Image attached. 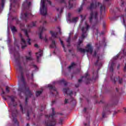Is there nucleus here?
<instances>
[{
	"instance_id": "nucleus-1",
	"label": "nucleus",
	"mask_w": 126,
	"mask_h": 126,
	"mask_svg": "<svg viewBox=\"0 0 126 126\" xmlns=\"http://www.w3.org/2000/svg\"><path fill=\"white\" fill-rule=\"evenodd\" d=\"M30 5H31V2H29L28 0H25L22 4L23 9L22 10H26L25 13L22 12L21 14L20 18L23 20H25L26 22H27L28 19H29V15H32L31 9H30Z\"/></svg>"
},
{
	"instance_id": "nucleus-2",
	"label": "nucleus",
	"mask_w": 126,
	"mask_h": 126,
	"mask_svg": "<svg viewBox=\"0 0 126 126\" xmlns=\"http://www.w3.org/2000/svg\"><path fill=\"white\" fill-rule=\"evenodd\" d=\"M100 4V3L99 2H95V3L92 2L90 6L88 7L89 9H90V10H91V12L90 13L89 17V20L90 23H92V20H93V18L94 19L95 22H98V12L93 11H92V9L96 8L97 6H99Z\"/></svg>"
},
{
	"instance_id": "nucleus-3",
	"label": "nucleus",
	"mask_w": 126,
	"mask_h": 126,
	"mask_svg": "<svg viewBox=\"0 0 126 126\" xmlns=\"http://www.w3.org/2000/svg\"><path fill=\"white\" fill-rule=\"evenodd\" d=\"M9 98H10L11 101V105L14 107V109L11 110L13 122L14 124H17L18 126H19V124L18 123V122H17V119H16L18 112L17 111V108H16V107H17V102H15V96L11 95L9 96Z\"/></svg>"
},
{
	"instance_id": "nucleus-4",
	"label": "nucleus",
	"mask_w": 126,
	"mask_h": 126,
	"mask_svg": "<svg viewBox=\"0 0 126 126\" xmlns=\"http://www.w3.org/2000/svg\"><path fill=\"white\" fill-rule=\"evenodd\" d=\"M18 95L22 98V95L21 94L23 93L24 95H26V105H27V103H28V97L32 96V93L29 90V87H27L25 84L22 87H20L18 90Z\"/></svg>"
},
{
	"instance_id": "nucleus-5",
	"label": "nucleus",
	"mask_w": 126,
	"mask_h": 126,
	"mask_svg": "<svg viewBox=\"0 0 126 126\" xmlns=\"http://www.w3.org/2000/svg\"><path fill=\"white\" fill-rule=\"evenodd\" d=\"M14 57L16 63H18L19 70L21 72V80L22 82L25 83V79L23 76V67L21 66V64L20 63V55L19 54V53L16 52L14 54Z\"/></svg>"
},
{
	"instance_id": "nucleus-6",
	"label": "nucleus",
	"mask_w": 126,
	"mask_h": 126,
	"mask_svg": "<svg viewBox=\"0 0 126 126\" xmlns=\"http://www.w3.org/2000/svg\"><path fill=\"white\" fill-rule=\"evenodd\" d=\"M56 115L55 108H52V113L49 116L46 115V118H52L51 120H47L45 122L44 125L45 126H55L57 124V120L54 118V116Z\"/></svg>"
},
{
	"instance_id": "nucleus-7",
	"label": "nucleus",
	"mask_w": 126,
	"mask_h": 126,
	"mask_svg": "<svg viewBox=\"0 0 126 126\" xmlns=\"http://www.w3.org/2000/svg\"><path fill=\"white\" fill-rule=\"evenodd\" d=\"M63 92L65 94H67V95H68L70 97V99H65L64 101V104H67L68 103V101H70V103L72 104L73 106H74L75 104H76V101L72 96L71 95H72V92L71 91L69 90V89L68 88H64L63 89Z\"/></svg>"
},
{
	"instance_id": "nucleus-8",
	"label": "nucleus",
	"mask_w": 126,
	"mask_h": 126,
	"mask_svg": "<svg viewBox=\"0 0 126 126\" xmlns=\"http://www.w3.org/2000/svg\"><path fill=\"white\" fill-rule=\"evenodd\" d=\"M83 80L86 84H89V83H90V81L92 80V79L90 78V75H89V74H88V72H87L85 73V76L82 77L80 79L78 80V83L75 85V87L76 88L79 87V86L80 85L79 83H81Z\"/></svg>"
},
{
	"instance_id": "nucleus-9",
	"label": "nucleus",
	"mask_w": 126,
	"mask_h": 126,
	"mask_svg": "<svg viewBox=\"0 0 126 126\" xmlns=\"http://www.w3.org/2000/svg\"><path fill=\"white\" fill-rule=\"evenodd\" d=\"M45 1H47L50 5H52V2L49 0H41L42 8H40V13L42 15H47V7H46Z\"/></svg>"
},
{
	"instance_id": "nucleus-10",
	"label": "nucleus",
	"mask_w": 126,
	"mask_h": 126,
	"mask_svg": "<svg viewBox=\"0 0 126 126\" xmlns=\"http://www.w3.org/2000/svg\"><path fill=\"white\" fill-rule=\"evenodd\" d=\"M20 29L22 31H24L25 33V36L27 37L28 39H27V41L28 42V43L29 45H31V42H30L31 41V39L29 38V34H28V31L27 29H26L24 28L25 27V24H21L20 25Z\"/></svg>"
},
{
	"instance_id": "nucleus-11",
	"label": "nucleus",
	"mask_w": 126,
	"mask_h": 126,
	"mask_svg": "<svg viewBox=\"0 0 126 126\" xmlns=\"http://www.w3.org/2000/svg\"><path fill=\"white\" fill-rule=\"evenodd\" d=\"M110 78L112 82H113L114 84H115L116 82L118 81V80L119 84H122V83H123V78H120V77L119 76L118 77H113V76H111L110 77Z\"/></svg>"
},
{
	"instance_id": "nucleus-12",
	"label": "nucleus",
	"mask_w": 126,
	"mask_h": 126,
	"mask_svg": "<svg viewBox=\"0 0 126 126\" xmlns=\"http://www.w3.org/2000/svg\"><path fill=\"white\" fill-rule=\"evenodd\" d=\"M85 52H87V53H90L91 55H92L93 53V50H94V48H93V46L91 45V44H89L87 45V46L86 47Z\"/></svg>"
},
{
	"instance_id": "nucleus-13",
	"label": "nucleus",
	"mask_w": 126,
	"mask_h": 126,
	"mask_svg": "<svg viewBox=\"0 0 126 126\" xmlns=\"http://www.w3.org/2000/svg\"><path fill=\"white\" fill-rule=\"evenodd\" d=\"M19 36L21 38V42L22 44V49H25L27 47V44H26V41L24 38H23V36L21 34V33L19 34Z\"/></svg>"
},
{
	"instance_id": "nucleus-14",
	"label": "nucleus",
	"mask_w": 126,
	"mask_h": 126,
	"mask_svg": "<svg viewBox=\"0 0 126 126\" xmlns=\"http://www.w3.org/2000/svg\"><path fill=\"white\" fill-rule=\"evenodd\" d=\"M85 26H83L81 29V31L82 33H87V31L89 30V28H90V26L88 25L87 22L85 23Z\"/></svg>"
},
{
	"instance_id": "nucleus-15",
	"label": "nucleus",
	"mask_w": 126,
	"mask_h": 126,
	"mask_svg": "<svg viewBox=\"0 0 126 126\" xmlns=\"http://www.w3.org/2000/svg\"><path fill=\"white\" fill-rule=\"evenodd\" d=\"M82 43V40L79 39L78 42V45L77 46V50L78 52H80V53H85V50L84 49L80 48V45Z\"/></svg>"
},
{
	"instance_id": "nucleus-16",
	"label": "nucleus",
	"mask_w": 126,
	"mask_h": 126,
	"mask_svg": "<svg viewBox=\"0 0 126 126\" xmlns=\"http://www.w3.org/2000/svg\"><path fill=\"white\" fill-rule=\"evenodd\" d=\"M39 32H40L39 33V39L42 40V39H43V36H42V34H43V31H46V29L45 28V27L41 26L39 27Z\"/></svg>"
},
{
	"instance_id": "nucleus-17",
	"label": "nucleus",
	"mask_w": 126,
	"mask_h": 126,
	"mask_svg": "<svg viewBox=\"0 0 126 126\" xmlns=\"http://www.w3.org/2000/svg\"><path fill=\"white\" fill-rule=\"evenodd\" d=\"M111 107L110 104H105L104 107H103V111L102 112V118H105L106 116V111H108V109Z\"/></svg>"
},
{
	"instance_id": "nucleus-18",
	"label": "nucleus",
	"mask_w": 126,
	"mask_h": 126,
	"mask_svg": "<svg viewBox=\"0 0 126 126\" xmlns=\"http://www.w3.org/2000/svg\"><path fill=\"white\" fill-rule=\"evenodd\" d=\"M100 15L101 17H103V16H105V11L106 10V7L104 5H101L100 7Z\"/></svg>"
},
{
	"instance_id": "nucleus-19",
	"label": "nucleus",
	"mask_w": 126,
	"mask_h": 126,
	"mask_svg": "<svg viewBox=\"0 0 126 126\" xmlns=\"http://www.w3.org/2000/svg\"><path fill=\"white\" fill-rule=\"evenodd\" d=\"M36 59L37 63H39V59L43 56V51L39 50V51L36 53Z\"/></svg>"
},
{
	"instance_id": "nucleus-20",
	"label": "nucleus",
	"mask_w": 126,
	"mask_h": 126,
	"mask_svg": "<svg viewBox=\"0 0 126 126\" xmlns=\"http://www.w3.org/2000/svg\"><path fill=\"white\" fill-rule=\"evenodd\" d=\"M36 22H32L30 24L27 25V27L28 29H30V28H32V27H35V26H36Z\"/></svg>"
},
{
	"instance_id": "nucleus-21",
	"label": "nucleus",
	"mask_w": 126,
	"mask_h": 126,
	"mask_svg": "<svg viewBox=\"0 0 126 126\" xmlns=\"http://www.w3.org/2000/svg\"><path fill=\"white\" fill-rule=\"evenodd\" d=\"M48 87L49 88V90H50V91L52 90L53 91H57V89H56V87H55V86L49 84L48 85Z\"/></svg>"
},
{
	"instance_id": "nucleus-22",
	"label": "nucleus",
	"mask_w": 126,
	"mask_h": 126,
	"mask_svg": "<svg viewBox=\"0 0 126 126\" xmlns=\"http://www.w3.org/2000/svg\"><path fill=\"white\" fill-rule=\"evenodd\" d=\"M73 0H69L68 2V8L69 9H71V8H72L73 7Z\"/></svg>"
},
{
	"instance_id": "nucleus-23",
	"label": "nucleus",
	"mask_w": 126,
	"mask_h": 126,
	"mask_svg": "<svg viewBox=\"0 0 126 126\" xmlns=\"http://www.w3.org/2000/svg\"><path fill=\"white\" fill-rule=\"evenodd\" d=\"M50 48L52 49H54V48H57V46H56V41L54 40H52V43L50 45Z\"/></svg>"
},
{
	"instance_id": "nucleus-24",
	"label": "nucleus",
	"mask_w": 126,
	"mask_h": 126,
	"mask_svg": "<svg viewBox=\"0 0 126 126\" xmlns=\"http://www.w3.org/2000/svg\"><path fill=\"white\" fill-rule=\"evenodd\" d=\"M32 112V108L30 107V110H28L27 113V120H30V117H29L30 113Z\"/></svg>"
},
{
	"instance_id": "nucleus-25",
	"label": "nucleus",
	"mask_w": 126,
	"mask_h": 126,
	"mask_svg": "<svg viewBox=\"0 0 126 126\" xmlns=\"http://www.w3.org/2000/svg\"><path fill=\"white\" fill-rule=\"evenodd\" d=\"M50 34H51L52 37L54 38H58V32L50 31Z\"/></svg>"
},
{
	"instance_id": "nucleus-26",
	"label": "nucleus",
	"mask_w": 126,
	"mask_h": 126,
	"mask_svg": "<svg viewBox=\"0 0 126 126\" xmlns=\"http://www.w3.org/2000/svg\"><path fill=\"white\" fill-rule=\"evenodd\" d=\"M59 83L60 84H64V86H66L67 85V82H66L64 79L60 80Z\"/></svg>"
},
{
	"instance_id": "nucleus-27",
	"label": "nucleus",
	"mask_w": 126,
	"mask_h": 126,
	"mask_svg": "<svg viewBox=\"0 0 126 126\" xmlns=\"http://www.w3.org/2000/svg\"><path fill=\"white\" fill-rule=\"evenodd\" d=\"M78 20V17H77L75 18H73L72 19H70V22H72L73 23H76Z\"/></svg>"
},
{
	"instance_id": "nucleus-28",
	"label": "nucleus",
	"mask_w": 126,
	"mask_h": 126,
	"mask_svg": "<svg viewBox=\"0 0 126 126\" xmlns=\"http://www.w3.org/2000/svg\"><path fill=\"white\" fill-rule=\"evenodd\" d=\"M93 79H94V80H96V79L98 78V72H93Z\"/></svg>"
},
{
	"instance_id": "nucleus-29",
	"label": "nucleus",
	"mask_w": 126,
	"mask_h": 126,
	"mask_svg": "<svg viewBox=\"0 0 126 126\" xmlns=\"http://www.w3.org/2000/svg\"><path fill=\"white\" fill-rule=\"evenodd\" d=\"M20 111L22 113V114H25V110H23V107L22 106V104H20Z\"/></svg>"
},
{
	"instance_id": "nucleus-30",
	"label": "nucleus",
	"mask_w": 126,
	"mask_h": 126,
	"mask_svg": "<svg viewBox=\"0 0 126 126\" xmlns=\"http://www.w3.org/2000/svg\"><path fill=\"white\" fill-rule=\"evenodd\" d=\"M114 63H112L110 67V70L111 72H114Z\"/></svg>"
},
{
	"instance_id": "nucleus-31",
	"label": "nucleus",
	"mask_w": 126,
	"mask_h": 126,
	"mask_svg": "<svg viewBox=\"0 0 126 126\" xmlns=\"http://www.w3.org/2000/svg\"><path fill=\"white\" fill-rule=\"evenodd\" d=\"M11 30L13 32H17V30L16 29V28H15V27L14 26H13L11 28Z\"/></svg>"
},
{
	"instance_id": "nucleus-32",
	"label": "nucleus",
	"mask_w": 126,
	"mask_h": 126,
	"mask_svg": "<svg viewBox=\"0 0 126 126\" xmlns=\"http://www.w3.org/2000/svg\"><path fill=\"white\" fill-rule=\"evenodd\" d=\"M60 40L61 43V45L63 46V48L64 52H66V51H65V47H64V44H63V40H61V38H60Z\"/></svg>"
},
{
	"instance_id": "nucleus-33",
	"label": "nucleus",
	"mask_w": 126,
	"mask_h": 126,
	"mask_svg": "<svg viewBox=\"0 0 126 126\" xmlns=\"http://www.w3.org/2000/svg\"><path fill=\"white\" fill-rule=\"evenodd\" d=\"M42 92H43V91H37L36 93L35 94L36 97H38V96H40V95H41V94H42Z\"/></svg>"
},
{
	"instance_id": "nucleus-34",
	"label": "nucleus",
	"mask_w": 126,
	"mask_h": 126,
	"mask_svg": "<svg viewBox=\"0 0 126 126\" xmlns=\"http://www.w3.org/2000/svg\"><path fill=\"white\" fill-rule=\"evenodd\" d=\"M74 65H75V63H71V65L68 67V69H71V68H72Z\"/></svg>"
},
{
	"instance_id": "nucleus-35",
	"label": "nucleus",
	"mask_w": 126,
	"mask_h": 126,
	"mask_svg": "<svg viewBox=\"0 0 126 126\" xmlns=\"http://www.w3.org/2000/svg\"><path fill=\"white\" fill-rule=\"evenodd\" d=\"M26 61H32V57L31 56H26L25 57Z\"/></svg>"
},
{
	"instance_id": "nucleus-36",
	"label": "nucleus",
	"mask_w": 126,
	"mask_h": 126,
	"mask_svg": "<svg viewBox=\"0 0 126 126\" xmlns=\"http://www.w3.org/2000/svg\"><path fill=\"white\" fill-rule=\"evenodd\" d=\"M97 60L96 62L94 63V64L96 66L98 65V63H99V61L100 60V57L99 56H97Z\"/></svg>"
},
{
	"instance_id": "nucleus-37",
	"label": "nucleus",
	"mask_w": 126,
	"mask_h": 126,
	"mask_svg": "<svg viewBox=\"0 0 126 126\" xmlns=\"http://www.w3.org/2000/svg\"><path fill=\"white\" fill-rule=\"evenodd\" d=\"M5 2V0H1V4L2 7H4Z\"/></svg>"
},
{
	"instance_id": "nucleus-38",
	"label": "nucleus",
	"mask_w": 126,
	"mask_h": 126,
	"mask_svg": "<svg viewBox=\"0 0 126 126\" xmlns=\"http://www.w3.org/2000/svg\"><path fill=\"white\" fill-rule=\"evenodd\" d=\"M63 119L60 118L59 122V125H63Z\"/></svg>"
},
{
	"instance_id": "nucleus-39",
	"label": "nucleus",
	"mask_w": 126,
	"mask_h": 126,
	"mask_svg": "<svg viewBox=\"0 0 126 126\" xmlns=\"http://www.w3.org/2000/svg\"><path fill=\"white\" fill-rule=\"evenodd\" d=\"M82 8H83V5H81L80 7L78 9V12H80L82 10Z\"/></svg>"
},
{
	"instance_id": "nucleus-40",
	"label": "nucleus",
	"mask_w": 126,
	"mask_h": 126,
	"mask_svg": "<svg viewBox=\"0 0 126 126\" xmlns=\"http://www.w3.org/2000/svg\"><path fill=\"white\" fill-rule=\"evenodd\" d=\"M86 34V33L82 32V39H84V38H85V34Z\"/></svg>"
},
{
	"instance_id": "nucleus-41",
	"label": "nucleus",
	"mask_w": 126,
	"mask_h": 126,
	"mask_svg": "<svg viewBox=\"0 0 126 126\" xmlns=\"http://www.w3.org/2000/svg\"><path fill=\"white\" fill-rule=\"evenodd\" d=\"M67 43H70V36H69L66 40Z\"/></svg>"
},
{
	"instance_id": "nucleus-42",
	"label": "nucleus",
	"mask_w": 126,
	"mask_h": 126,
	"mask_svg": "<svg viewBox=\"0 0 126 126\" xmlns=\"http://www.w3.org/2000/svg\"><path fill=\"white\" fill-rule=\"evenodd\" d=\"M97 56V51H94L93 57H96Z\"/></svg>"
},
{
	"instance_id": "nucleus-43",
	"label": "nucleus",
	"mask_w": 126,
	"mask_h": 126,
	"mask_svg": "<svg viewBox=\"0 0 126 126\" xmlns=\"http://www.w3.org/2000/svg\"><path fill=\"white\" fill-rule=\"evenodd\" d=\"M96 33H95V35H96V36H98V34H99V30H98V29H96Z\"/></svg>"
},
{
	"instance_id": "nucleus-44",
	"label": "nucleus",
	"mask_w": 126,
	"mask_h": 126,
	"mask_svg": "<svg viewBox=\"0 0 126 126\" xmlns=\"http://www.w3.org/2000/svg\"><path fill=\"white\" fill-rule=\"evenodd\" d=\"M116 99H117V96H111V99L112 100H116Z\"/></svg>"
},
{
	"instance_id": "nucleus-45",
	"label": "nucleus",
	"mask_w": 126,
	"mask_h": 126,
	"mask_svg": "<svg viewBox=\"0 0 126 126\" xmlns=\"http://www.w3.org/2000/svg\"><path fill=\"white\" fill-rule=\"evenodd\" d=\"M122 18H123V25H124L125 26H126V20H125V18H124V17H123Z\"/></svg>"
},
{
	"instance_id": "nucleus-46",
	"label": "nucleus",
	"mask_w": 126,
	"mask_h": 126,
	"mask_svg": "<svg viewBox=\"0 0 126 126\" xmlns=\"http://www.w3.org/2000/svg\"><path fill=\"white\" fill-rule=\"evenodd\" d=\"M6 91L8 92V93H9V89L8 87H6Z\"/></svg>"
},
{
	"instance_id": "nucleus-47",
	"label": "nucleus",
	"mask_w": 126,
	"mask_h": 126,
	"mask_svg": "<svg viewBox=\"0 0 126 126\" xmlns=\"http://www.w3.org/2000/svg\"><path fill=\"white\" fill-rule=\"evenodd\" d=\"M45 42H46V43H47L48 42V39H47V36H45V38L44 39Z\"/></svg>"
},
{
	"instance_id": "nucleus-48",
	"label": "nucleus",
	"mask_w": 126,
	"mask_h": 126,
	"mask_svg": "<svg viewBox=\"0 0 126 126\" xmlns=\"http://www.w3.org/2000/svg\"><path fill=\"white\" fill-rule=\"evenodd\" d=\"M123 54H124V55H125V56H126V49H124L123 50Z\"/></svg>"
},
{
	"instance_id": "nucleus-49",
	"label": "nucleus",
	"mask_w": 126,
	"mask_h": 126,
	"mask_svg": "<svg viewBox=\"0 0 126 126\" xmlns=\"http://www.w3.org/2000/svg\"><path fill=\"white\" fill-rule=\"evenodd\" d=\"M60 2H61V3H63L64 0H60Z\"/></svg>"
},
{
	"instance_id": "nucleus-50",
	"label": "nucleus",
	"mask_w": 126,
	"mask_h": 126,
	"mask_svg": "<svg viewBox=\"0 0 126 126\" xmlns=\"http://www.w3.org/2000/svg\"><path fill=\"white\" fill-rule=\"evenodd\" d=\"M63 8H61V11L60 12V14L63 13Z\"/></svg>"
},
{
	"instance_id": "nucleus-51",
	"label": "nucleus",
	"mask_w": 126,
	"mask_h": 126,
	"mask_svg": "<svg viewBox=\"0 0 126 126\" xmlns=\"http://www.w3.org/2000/svg\"><path fill=\"white\" fill-rule=\"evenodd\" d=\"M1 90H2V94H5V92L4 91H3V89L1 88Z\"/></svg>"
},
{
	"instance_id": "nucleus-52",
	"label": "nucleus",
	"mask_w": 126,
	"mask_h": 126,
	"mask_svg": "<svg viewBox=\"0 0 126 126\" xmlns=\"http://www.w3.org/2000/svg\"><path fill=\"white\" fill-rule=\"evenodd\" d=\"M34 47L35 48H39V46L37 44H34Z\"/></svg>"
},
{
	"instance_id": "nucleus-53",
	"label": "nucleus",
	"mask_w": 126,
	"mask_h": 126,
	"mask_svg": "<svg viewBox=\"0 0 126 126\" xmlns=\"http://www.w3.org/2000/svg\"><path fill=\"white\" fill-rule=\"evenodd\" d=\"M33 67H34V68H37V66L35 64H32Z\"/></svg>"
},
{
	"instance_id": "nucleus-54",
	"label": "nucleus",
	"mask_w": 126,
	"mask_h": 126,
	"mask_svg": "<svg viewBox=\"0 0 126 126\" xmlns=\"http://www.w3.org/2000/svg\"><path fill=\"white\" fill-rule=\"evenodd\" d=\"M104 32H101L100 33H99V35H104Z\"/></svg>"
},
{
	"instance_id": "nucleus-55",
	"label": "nucleus",
	"mask_w": 126,
	"mask_h": 126,
	"mask_svg": "<svg viewBox=\"0 0 126 126\" xmlns=\"http://www.w3.org/2000/svg\"><path fill=\"white\" fill-rule=\"evenodd\" d=\"M68 17H70V16H71V14L70 13H68Z\"/></svg>"
},
{
	"instance_id": "nucleus-56",
	"label": "nucleus",
	"mask_w": 126,
	"mask_h": 126,
	"mask_svg": "<svg viewBox=\"0 0 126 126\" xmlns=\"http://www.w3.org/2000/svg\"><path fill=\"white\" fill-rule=\"evenodd\" d=\"M55 103H56V100H53L52 102V105H54V104H55Z\"/></svg>"
},
{
	"instance_id": "nucleus-57",
	"label": "nucleus",
	"mask_w": 126,
	"mask_h": 126,
	"mask_svg": "<svg viewBox=\"0 0 126 126\" xmlns=\"http://www.w3.org/2000/svg\"><path fill=\"white\" fill-rule=\"evenodd\" d=\"M46 24H47V21H44L43 22V25H46Z\"/></svg>"
},
{
	"instance_id": "nucleus-58",
	"label": "nucleus",
	"mask_w": 126,
	"mask_h": 126,
	"mask_svg": "<svg viewBox=\"0 0 126 126\" xmlns=\"http://www.w3.org/2000/svg\"><path fill=\"white\" fill-rule=\"evenodd\" d=\"M124 71H126V64H125V66L124 67Z\"/></svg>"
},
{
	"instance_id": "nucleus-59",
	"label": "nucleus",
	"mask_w": 126,
	"mask_h": 126,
	"mask_svg": "<svg viewBox=\"0 0 126 126\" xmlns=\"http://www.w3.org/2000/svg\"><path fill=\"white\" fill-rule=\"evenodd\" d=\"M87 110V109L86 108H85L84 109L83 111L85 113V112H86Z\"/></svg>"
},
{
	"instance_id": "nucleus-60",
	"label": "nucleus",
	"mask_w": 126,
	"mask_h": 126,
	"mask_svg": "<svg viewBox=\"0 0 126 126\" xmlns=\"http://www.w3.org/2000/svg\"><path fill=\"white\" fill-rule=\"evenodd\" d=\"M67 47H70V43H68V44L67 45Z\"/></svg>"
},
{
	"instance_id": "nucleus-61",
	"label": "nucleus",
	"mask_w": 126,
	"mask_h": 126,
	"mask_svg": "<svg viewBox=\"0 0 126 126\" xmlns=\"http://www.w3.org/2000/svg\"><path fill=\"white\" fill-rule=\"evenodd\" d=\"M29 57H32L31 56V52H29Z\"/></svg>"
},
{
	"instance_id": "nucleus-62",
	"label": "nucleus",
	"mask_w": 126,
	"mask_h": 126,
	"mask_svg": "<svg viewBox=\"0 0 126 126\" xmlns=\"http://www.w3.org/2000/svg\"><path fill=\"white\" fill-rule=\"evenodd\" d=\"M117 69H120V64L117 66Z\"/></svg>"
},
{
	"instance_id": "nucleus-63",
	"label": "nucleus",
	"mask_w": 126,
	"mask_h": 126,
	"mask_svg": "<svg viewBox=\"0 0 126 126\" xmlns=\"http://www.w3.org/2000/svg\"><path fill=\"white\" fill-rule=\"evenodd\" d=\"M26 75H27V77H29V75H30L29 73H27Z\"/></svg>"
},
{
	"instance_id": "nucleus-64",
	"label": "nucleus",
	"mask_w": 126,
	"mask_h": 126,
	"mask_svg": "<svg viewBox=\"0 0 126 126\" xmlns=\"http://www.w3.org/2000/svg\"><path fill=\"white\" fill-rule=\"evenodd\" d=\"M74 39H76L77 38V35H74Z\"/></svg>"
}]
</instances>
